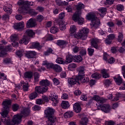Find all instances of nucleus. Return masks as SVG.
Masks as SVG:
<instances>
[{
	"instance_id": "obj_11",
	"label": "nucleus",
	"mask_w": 125,
	"mask_h": 125,
	"mask_svg": "<svg viewBox=\"0 0 125 125\" xmlns=\"http://www.w3.org/2000/svg\"><path fill=\"white\" fill-rule=\"evenodd\" d=\"M80 82H81V80H80V78L77 76H73L71 78H69L68 80V82L69 84H71V85H74V84H80Z\"/></svg>"
},
{
	"instance_id": "obj_14",
	"label": "nucleus",
	"mask_w": 125,
	"mask_h": 125,
	"mask_svg": "<svg viewBox=\"0 0 125 125\" xmlns=\"http://www.w3.org/2000/svg\"><path fill=\"white\" fill-rule=\"evenodd\" d=\"M85 8V6L82 3H79L76 5V11L74 14H82V9Z\"/></svg>"
},
{
	"instance_id": "obj_9",
	"label": "nucleus",
	"mask_w": 125,
	"mask_h": 125,
	"mask_svg": "<svg viewBox=\"0 0 125 125\" xmlns=\"http://www.w3.org/2000/svg\"><path fill=\"white\" fill-rule=\"evenodd\" d=\"M82 14H74L72 19L75 22H78L79 25H83L84 22V19L81 17Z\"/></svg>"
},
{
	"instance_id": "obj_4",
	"label": "nucleus",
	"mask_w": 125,
	"mask_h": 125,
	"mask_svg": "<svg viewBox=\"0 0 125 125\" xmlns=\"http://www.w3.org/2000/svg\"><path fill=\"white\" fill-rule=\"evenodd\" d=\"M88 33H89V29L88 28H83L74 35V38L78 39H82L83 40H86Z\"/></svg>"
},
{
	"instance_id": "obj_38",
	"label": "nucleus",
	"mask_w": 125,
	"mask_h": 125,
	"mask_svg": "<svg viewBox=\"0 0 125 125\" xmlns=\"http://www.w3.org/2000/svg\"><path fill=\"white\" fill-rule=\"evenodd\" d=\"M91 77L93 79H96V80L97 79H100V78H101V74L96 72L91 75Z\"/></svg>"
},
{
	"instance_id": "obj_55",
	"label": "nucleus",
	"mask_w": 125,
	"mask_h": 125,
	"mask_svg": "<svg viewBox=\"0 0 125 125\" xmlns=\"http://www.w3.org/2000/svg\"><path fill=\"white\" fill-rule=\"evenodd\" d=\"M115 37H116V35L114 34H109L107 36V38H108V39L109 40H111V41H113V40H114Z\"/></svg>"
},
{
	"instance_id": "obj_47",
	"label": "nucleus",
	"mask_w": 125,
	"mask_h": 125,
	"mask_svg": "<svg viewBox=\"0 0 125 125\" xmlns=\"http://www.w3.org/2000/svg\"><path fill=\"white\" fill-rule=\"evenodd\" d=\"M80 54L82 56H84V55H86V49L83 48L80 51Z\"/></svg>"
},
{
	"instance_id": "obj_63",
	"label": "nucleus",
	"mask_w": 125,
	"mask_h": 125,
	"mask_svg": "<svg viewBox=\"0 0 125 125\" xmlns=\"http://www.w3.org/2000/svg\"><path fill=\"white\" fill-rule=\"evenodd\" d=\"M114 3V0H106V2H105V4H113Z\"/></svg>"
},
{
	"instance_id": "obj_59",
	"label": "nucleus",
	"mask_w": 125,
	"mask_h": 125,
	"mask_svg": "<svg viewBox=\"0 0 125 125\" xmlns=\"http://www.w3.org/2000/svg\"><path fill=\"white\" fill-rule=\"evenodd\" d=\"M80 50V48L78 46H75L73 48V51L74 53H78L79 52V51Z\"/></svg>"
},
{
	"instance_id": "obj_10",
	"label": "nucleus",
	"mask_w": 125,
	"mask_h": 125,
	"mask_svg": "<svg viewBox=\"0 0 125 125\" xmlns=\"http://www.w3.org/2000/svg\"><path fill=\"white\" fill-rule=\"evenodd\" d=\"M49 99L51 100V101H53V106H57V105L59 103V100H58V96L55 93L51 94L49 96Z\"/></svg>"
},
{
	"instance_id": "obj_13",
	"label": "nucleus",
	"mask_w": 125,
	"mask_h": 125,
	"mask_svg": "<svg viewBox=\"0 0 125 125\" xmlns=\"http://www.w3.org/2000/svg\"><path fill=\"white\" fill-rule=\"evenodd\" d=\"M48 120L47 125H55L57 122V118L54 115L46 117Z\"/></svg>"
},
{
	"instance_id": "obj_52",
	"label": "nucleus",
	"mask_w": 125,
	"mask_h": 125,
	"mask_svg": "<svg viewBox=\"0 0 125 125\" xmlns=\"http://www.w3.org/2000/svg\"><path fill=\"white\" fill-rule=\"evenodd\" d=\"M7 54L6 50H2L0 52V57H4Z\"/></svg>"
},
{
	"instance_id": "obj_41",
	"label": "nucleus",
	"mask_w": 125,
	"mask_h": 125,
	"mask_svg": "<svg viewBox=\"0 0 125 125\" xmlns=\"http://www.w3.org/2000/svg\"><path fill=\"white\" fill-rule=\"evenodd\" d=\"M75 68H77V64L75 63H70L68 65V69L69 71H72V70L75 69Z\"/></svg>"
},
{
	"instance_id": "obj_51",
	"label": "nucleus",
	"mask_w": 125,
	"mask_h": 125,
	"mask_svg": "<svg viewBox=\"0 0 125 125\" xmlns=\"http://www.w3.org/2000/svg\"><path fill=\"white\" fill-rule=\"evenodd\" d=\"M12 109L13 111L16 112V111H18L19 109V105L16 104L12 105Z\"/></svg>"
},
{
	"instance_id": "obj_35",
	"label": "nucleus",
	"mask_w": 125,
	"mask_h": 125,
	"mask_svg": "<svg viewBox=\"0 0 125 125\" xmlns=\"http://www.w3.org/2000/svg\"><path fill=\"white\" fill-rule=\"evenodd\" d=\"M37 96H38V93L36 92H33L32 93L29 95V97L31 100H33V99H35V98H37Z\"/></svg>"
},
{
	"instance_id": "obj_2",
	"label": "nucleus",
	"mask_w": 125,
	"mask_h": 125,
	"mask_svg": "<svg viewBox=\"0 0 125 125\" xmlns=\"http://www.w3.org/2000/svg\"><path fill=\"white\" fill-rule=\"evenodd\" d=\"M86 19L87 20H91L92 21V23L90 24L91 28L97 29L99 27V25H100V20L97 17H96L94 13H89L86 15Z\"/></svg>"
},
{
	"instance_id": "obj_34",
	"label": "nucleus",
	"mask_w": 125,
	"mask_h": 125,
	"mask_svg": "<svg viewBox=\"0 0 125 125\" xmlns=\"http://www.w3.org/2000/svg\"><path fill=\"white\" fill-rule=\"evenodd\" d=\"M21 86L24 91H28V89H29V84H28V83H21Z\"/></svg>"
},
{
	"instance_id": "obj_8",
	"label": "nucleus",
	"mask_w": 125,
	"mask_h": 125,
	"mask_svg": "<svg viewBox=\"0 0 125 125\" xmlns=\"http://www.w3.org/2000/svg\"><path fill=\"white\" fill-rule=\"evenodd\" d=\"M18 4L20 6H21L20 8L24 9L27 8V7H29V5H30V6H33V5H34V3L29 1L20 0L18 2Z\"/></svg>"
},
{
	"instance_id": "obj_29",
	"label": "nucleus",
	"mask_w": 125,
	"mask_h": 125,
	"mask_svg": "<svg viewBox=\"0 0 125 125\" xmlns=\"http://www.w3.org/2000/svg\"><path fill=\"white\" fill-rule=\"evenodd\" d=\"M42 65L46 66L47 69H53V67L54 66L53 63H49L47 61L43 62Z\"/></svg>"
},
{
	"instance_id": "obj_37",
	"label": "nucleus",
	"mask_w": 125,
	"mask_h": 125,
	"mask_svg": "<svg viewBox=\"0 0 125 125\" xmlns=\"http://www.w3.org/2000/svg\"><path fill=\"white\" fill-rule=\"evenodd\" d=\"M10 39L12 42H16L19 40V38H18V35H17V34L11 35Z\"/></svg>"
},
{
	"instance_id": "obj_1",
	"label": "nucleus",
	"mask_w": 125,
	"mask_h": 125,
	"mask_svg": "<svg viewBox=\"0 0 125 125\" xmlns=\"http://www.w3.org/2000/svg\"><path fill=\"white\" fill-rule=\"evenodd\" d=\"M30 109L28 108H23L20 114L14 115L13 120L11 121H10L8 113L7 112L6 113V114L1 115L2 117L1 120L3 123L6 124L7 125H15L16 124L21 123L23 117H27V116H29V115H30Z\"/></svg>"
},
{
	"instance_id": "obj_56",
	"label": "nucleus",
	"mask_w": 125,
	"mask_h": 125,
	"mask_svg": "<svg viewBox=\"0 0 125 125\" xmlns=\"http://www.w3.org/2000/svg\"><path fill=\"white\" fill-rule=\"evenodd\" d=\"M44 19V17H43L42 15H38L37 18V21H38L39 22H42Z\"/></svg>"
},
{
	"instance_id": "obj_24",
	"label": "nucleus",
	"mask_w": 125,
	"mask_h": 125,
	"mask_svg": "<svg viewBox=\"0 0 125 125\" xmlns=\"http://www.w3.org/2000/svg\"><path fill=\"white\" fill-rule=\"evenodd\" d=\"M61 106L63 109H68L70 107V104L67 101H63L61 104Z\"/></svg>"
},
{
	"instance_id": "obj_43",
	"label": "nucleus",
	"mask_w": 125,
	"mask_h": 125,
	"mask_svg": "<svg viewBox=\"0 0 125 125\" xmlns=\"http://www.w3.org/2000/svg\"><path fill=\"white\" fill-rule=\"evenodd\" d=\"M16 54L18 57L21 58V57L24 55V51H17L16 53Z\"/></svg>"
},
{
	"instance_id": "obj_44",
	"label": "nucleus",
	"mask_w": 125,
	"mask_h": 125,
	"mask_svg": "<svg viewBox=\"0 0 125 125\" xmlns=\"http://www.w3.org/2000/svg\"><path fill=\"white\" fill-rule=\"evenodd\" d=\"M76 61L78 63L83 61V58L80 55L75 56L74 57Z\"/></svg>"
},
{
	"instance_id": "obj_26",
	"label": "nucleus",
	"mask_w": 125,
	"mask_h": 125,
	"mask_svg": "<svg viewBox=\"0 0 125 125\" xmlns=\"http://www.w3.org/2000/svg\"><path fill=\"white\" fill-rule=\"evenodd\" d=\"M66 25H67V22L61 21L59 23V27L61 31H64L66 30Z\"/></svg>"
},
{
	"instance_id": "obj_5",
	"label": "nucleus",
	"mask_w": 125,
	"mask_h": 125,
	"mask_svg": "<svg viewBox=\"0 0 125 125\" xmlns=\"http://www.w3.org/2000/svg\"><path fill=\"white\" fill-rule=\"evenodd\" d=\"M27 35H24L23 38L20 41V43H24V44H28L29 43V37L33 38L35 36V32L33 30L28 29L26 31Z\"/></svg>"
},
{
	"instance_id": "obj_46",
	"label": "nucleus",
	"mask_w": 125,
	"mask_h": 125,
	"mask_svg": "<svg viewBox=\"0 0 125 125\" xmlns=\"http://www.w3.org/2000/svg\"><path fill=\"white\" fill-rule=\"evenodd\" d=\"M104 85L106 86V87H108V86H109V85L111 84V82L110 79H106L104 81Z\"/></svg>"
},
{
	"instance_id": "obj_25",
	"label": "nucleus",
	"mask_w": 125,
	"mask_h": 125,
	"mask_svg": "<svg viewBox=\"0 0 125 125\" xmlns=\"http://www.w3.org/2000/svg\"><path fill=\"white\" fill-rule=\"evenodd\" d=\"M36 55L37 53L34 51H30L26 54V56L27 58H34Z\"/></svg>"
},
{
	"instance_id": "obj_21",
	"label": "nucleus",
	"mask_w": 125,
	"mask_h": 125,
	"mask_svg": "<svg viewBox=\"0 0 125 125\" xmlns=\"http://www.w3.org/2000/svg\"><path fill=\"white\" fill-rule=\"evenodd\" d=\"M54 109L51 108H48L45 111V114H46V117L53 116L54 114Z\"/></svg>"
},
{
	"instance_id": "obj_20",
	"label": "nucleus",
	"mask_w": 125,
	"mask_h": 125,
	"mask_svg": "<svg viewBox=\"0 0 125 125\" xmlns=\"http://www.w3.org/2000/svg\"><path fill=\"white\" fill-rule=\"evenodd\" d=\"M101 110L104 113H109L110 112V105L109 104H104L101 106Z\"/></svg>"
},
{
	"instance_id": "obj_57",
	"label": "nucleus",
	"mask_w": 125,
	"mask_h": 125,
	"mask_svg": "<svg viewBox=\"0 0 125 125\" xmlns=\"http://www.w3.org/2000/svg\"><path fill=\"white\" fill-rule=\"evenodd\" d=\"M116 8L118 11H122V10H124V6L122 5H117L116 6Z\"/></svg>"
},
{
	"instance_id": "obj_61",
	"label": "nucleus",
	"mask_w": 125,
	"mask_h": 125,
	"mask_svg": "<svg viewBox=\"0 0 125 125\" xmlns=\"http://www.w3.org/2000/svg\"><path fill=\"white\" fill-rule=\"evenodd\" d=\"M107 25L110 28H113L115 26V23L112 21H109L107 23Z\"/></svg>"
},
{
	"instance_id": "obj_36",
	"label": "nucleus",
	"mask_w": 125,
	"mask_h": 125,
	"mask_svg": "<svg viewBox=\"0 0 125 125\" xmlns=\"http://www.w3.org/2000/svg\"><path fill=\"white\" fill-rule=\"evenodd\" d=\"M88 122V119L86 117H84L80 121V124L83 125H86L87 124V122Z\"/></svg>"
},
{
	"instance_id": "obj_30",
	"label": "nucleus",
	"mask_w": 125,
	"mask_h": 125,
	"mask_svg": "<svg viewBox=\"0 0 125 125\" xmlns=\"http://www.w3.org/2000/svg\"><path fill=\"white\" fill-rule=\"evenodd\" d=\"M73 116H74V112H73V111H67L64 114V117L66 119H70V118H72Z\"/></svg>"
},
{
	"instance_id": "obj_6",
	"label": "nucleus",
	"mask_w": 125,
	"mask_h": 125,
	"mask_svg": "<svg viewBox=\"0 0 125 125\" xmlns=\"http://www.w3.org/2000/svg\"><path fill=\"white\" fill-rule=\"evenodd\" d=\"M19 13H22V14H30V15H37L38 12H36L35 10L33 9H30L29 7H26L24 9V8H20L18 9Z\"/></svg>"
},
{
	"instance_id": "obj_40",
	"label": "nucleus",
	"mask_w": 125,
	"mask_h": 125,
	"mask_svg": "<svg viewBox=\"0 0 125 125\" xmlns=\"http://www.w3.org/2000/svg\"><path fill=\"white\" fill-rule=\"evenodd\" d=\"M76 31H77V27H76L75 25L70 26V34H74V33H76Z\"/></svg>"
},
{
	"instance_id": "obj_53",
	"label": "nucleus",
	"mask_w": 125,
	"mask_h": 125,
	"mask_svg": "<svg viewBox=\"0 0 125 125\" xmlns=\"http://www.w3.org/2000/svg\"><path fill=\"white\" fill-rule=\"evenodd\" d=\"M56 63L58 64H63L64 61H63V59L61 58H58L56 61Z\"/></svg>"
},
{
	"instance_id": "obj_32",
	"label": "nucleus",
	"mask_w": 125,
	"mask_h": 125,
	"mask_svg": "<svg viewBox=\"0 0 125 125\" xmlns=\"http://www.w3.org/2000/svg\"><path fill=\"white\" fill-rule=\"evenodd\" d=\"M53 69L54 70V71H55V72H57L58 73L62 71V68H61V67H60V66L58 64H54Z\"/></svg>"
},
{
	"instance_id": "obj_60",
	"label": "nucleus",
	"mask_w": 125,
	"mask_h": 125,
	"mask_svg": "<svg viewBox=\"0 0 125 125\" xmlns=\"http://www.w3.org/2000/svg\"><path fill=\"white\" fill-rule=\"evenodd\" d=\"M53 82H54V83L55 85H58V84H59V83H60L59 80H58V79H57V78L53 79Z\"/></svg>"
},
{
	"instance_id": "obj_17",
	"label": "nucleus",
	"mask_w": 125,
	"mask_h": 125,
	"mask_svg": "<svg viewBox=\"0 0 125 125\" xmlns=\"http://www.w3.org/2000/svg\"><path fill=\"white\" fill-rule=\"evenodd\" d=\"M93 100H95V101H97L98 103H99L100 105L101 104H103L104 103H105L106 102V100L105 99L100 98V96L95 95L93 97Z\"/></svg>"
},
{
	"instance_id": "obj_28",
	"label": "nucleus",
	"mask_w": 125,
	"mask_h": 125,
	"mask_svg": "<svg viewBox=\"0 0 125 125\" xmlns=\"http://www.w3.org/2000/svg\"><path fill=\"white\" fill-rule=\"evenodd\" d=\"M30 48H37L39 50L42 48V46L40 45V43L38 42H34L31 44Z\"/></svg>"
},
{
	"instance_id": "obj_54",
	"label": "nucleus",
	"mask_w": 125,
	"mask_h": 125,
	"mask_svg": "<svg viewBox=\"0 0 125 125\" xmlns=\"http://www.w3.org/2000/svg\"><path fill=\"white\" fill-rule=\"evenodd\" d=\"M36 10L39 12H43L44 11V8L42 6H38L37 7Z\"/></svg>"
},
{
	"instance_id": "obj_3",
	"label": "nucleus",
	"mask_w": 125,
	"mask_h": 125,
	"mask_svg": "<svg viewBox=\"0 0 125 125\" xmlns=\"http://www.w3.org/2000/svg\"><path fill=\"white\" fill-rule=\"evenodd\" d=\"M78 75L77 76L80 78V83H88L89 82V78H85V68L83 66H80L77 69Z\"/></svg>"
},
{
	"instance_id": "obj_48",
	"label": "nucleus",
	"mask_w": 125,
	"mask_h": 125,
	"mask_svg": "<svg viewBox=\"0 0 125 125\" xmlns=\"http://www.w3.org/2000/svg\"><path fill=\"white\" fill-rule=\"evenodd\" d=\"M99 11L101 14L105 15V14H106V11H107V9H106V8H101L99 9Z\"/></svg>"
},
{
	"instance_id": "obj_22",
	"label": "nucleus",
	"mask_w": 125,
	"mask_h": 125,
	"mask_svg": "<svg viewBox=\"0 0 125 125\" xmlns=\"http://www.w3.org/2000/svg\"><path fill=\"white\" fill-rule=\"evenodd\" d=\"M73 109L76 113H80L82 108H81V105L78 103H76L73 105Z\"/></svg>"
},
{
	"instance_id": "obj_12",
	"label": "nucleus",
	"mask_w": 125,
	"mask_h": 125,
	"mask_svg": "<svg viewBox=\"0 0 125 125\" xmlns=\"http://www.w3.org/2000/svg\"><path fill=\"white\" fill-rule=\"evenodd\" d=\"M48 89V88L47 86H37L35 87V92H36V93H43L44 92H46Z\"/></svg>"
},
{
	"instance_id": "obj_45",
	"label": "nucleus",
	"mask_w": 125,
	"mask_h": 125,
	"mask_svg": "<svg viewBox=\"0 0 125 125\" xmlns=\"http://www.w3.org/2000/svg\"><path fill=\"white\" fill-rule=\"evenodd\" d=\"M88 54L89 56H92L93 55V53H94V49L91 48H88L87 49Z\"/></svg>"
},
{
	"instance_id": "obj_50",
	"label": "nucleus",
	"mask_w": 125,
	"mask_h": 125,
	"mask_svg": "<svg viewBox=\"0 0 125 125\" xmlns=\"http://www.w3.org/2000/svg\"><path fill=\"white\" fill-rule=\"evenodd\" d=\"M123 39H124V35H123V33H119L118 35V42H121L123 41Z\"/></svg>"
},
{
	"instance_id": "obj_27",
	"label": "nucleus",
	"mask_w": 125,
	"mask_h": 125,
	"mask_svg": "<svg viewBox=\"0 0 125 125\" xmlns=\"http://www.w3.org/2000/svg\"><path fill=\"white\" fill-rule=\"evenodd\" d=\"M113 79L115 82L116 83L119 85L123 83V79H122V77H121V76H118L117 77L116 76L114 77Z\"/></svg>"
},
{
	"instance_id": "obj_16",
	"label": "nucleus",
	"mask_w": 125,
	"mask_h": 125,
	"mask_svg": "<svg viewBox=\"0 0 125 125\" xmlns=\"http://www.w3.org/2000/svg\"><path fill=\"white\" fill-rule=\"evenodd\" d=\"M37 25L36 23V19L31 18L26 23V28H33Z\"/></svg>"
},
{
	"instance_id": "obj_58",
	"label": "nucleus",
	"mask_w": 125,
	"mask_h": 125,
	"mask_svg": "<svg viewBox=\"0 0 125 125\" xmlns=\"http://www.w3.org/2000/svg\"><path fill=\"white\" fill-rule=\"evenodd\" d=\"M32 109L34 111H40V110H41V106L38 105H35L32 107Z\"/></svg>"
},
{
	"instance_id": "obj_31",
	"label": "nucleus",
	"mask_w": 125,
	"mask_h": 125,
	"mask_svg": "<svg viewBox=\"0 0 125 125\" xmlns=\"http://www.w3.org/2000/svg\"><path fill=\"white\" fill-rule=\"evenodd\" d=\"M4 11L7 13L8 15H10L12 13V9L10 7H7V6H5L3 7Z\"/></svg>"
},
{
	"instance_id": "obj_18",
	"label": "nucleus",
	"mask_w": 125,
	"mask_h": 125,
	"mask_svg": "<svg viewBox=\"0 0 125 125\" xmlns=\"http://www.w3.org/2000/svg\"><path fill=\"white\" fill-rule=\"evenodd\" d=\"M24 27H25V24L23 21H21L19 23H15L14 25V28L15 30H22V29L24 28Z\"/></svg>"
},
{
	"instance_id": "obj_33",
	"label": "nucleus",
	"mask_w": 125,
	"mask_h": 125,
	"mask_svg": "<svg viewBox=\"0 0 125 125\" xmlns=\"http://www.w3.org/2000/svg\"><path fill=\"white\" fill-rule=\"evenodd\" d=\"M24 77L26 79H32L33 77L32 72H26L24 74Z\"/></svg>"
},
{
	"instance_id": "obj_62",
	"label": "nucleus",
	"mask_w": 125,
	"mask_h": 125,
	"mask_svg": "<svg viewBox=\"0 0 125 125\" xmlns=\"http://www.w3.org/2000/svg\"><path fill=\"white\" fill-rule=\"evenodd\" d=\"M47 40L48 41H53V36L51 34L47 35Z\"/></svg>"
},
{
	"instance_id": "obj_7",
	"label": "nucleus",
	"mask_w": 125,
	"mask_h": 125,
	"mask_svg": "<svg viewBox=\"0 0 125 125\" xmlns=\"http://www.w3.org/2000/svg\"><path fill=\"white\" fill-rule=\"evenodd\" d=\"M11 104V102L10 101L6 100L3 101L2 103V104L4 106L3 108L4 110L0 113L1 115H5L6 114H8L9 112V106H10Z\"/></svg>"
},
{
	"instance_id": "obj_64",
	"label": "nucleus",
	"mask_w": 125,
	"mask_h": 125,
	"mask_svg": "<svg viewBox=\"0 0 125 125\" xmlns=\"http://www.w3.org/2000/svg\"><path fill=\"white\" fill-rule=\"evenodd\" d=\"M115 123L113 121H106L105 122V125H114Z\"/></svg>"
},
{
	"instance_id": "obj_23",
	"label": "nucleus",
	"mask_w": 125,
	"mask_h": 125,
	"mask_svg": "<svg viewBox=\"0 0 125 125\" xmlns=\"http://www.w3.org/2000/svg\"><path fill=\"white\" fill-rule=\"evenodd\" d=\"M40 85L43 86V87H45V86H48V85H50V82L48 81L47 80H42L40 82Z\"/></svg>"
},
{
	"instance_id": "obj_19",
	"label": "nucleus",
	"mask_w": 125,
	"mask_h": 125,
	"mask_svg": "<svg viewBox=\"0 0 125 125\" xmlns=\"http://www.w3.org/2000/svg\"><path fill=\"white\" fill-rule=\"evenodd\" d=\"M57 44L62 48H64V47H66L68 42L64 40H58L57 41Z\"/></svg>"
},
{
	"instance_id": "obj_15",
	"label": "nucleus",
	"mask_w": 125,
	"mask_h": 125,
	"mask_svg": "<svg viewBox=\"0 0 125 125\" xmlns=\"http://www.w3.org/2000/svg\"><path fill=\"white\" fill-rule=\"evenodd\" d=\"M91 45L92 47H94L96 49H98V44L99 43V40L97 38H93L90 40Z\"/></svg>"
},
{
	"instance_id": "obj_39",
	"label": "nucleus",
	"mask_w": 125,
	"mask_h": 125,
	"mask_svg": "<svg viewBox=\"0 0 125 125\" xmlns=\"http://www.w3.org/2000/svg\"><path fill=\"white\" fill-rule=\"evenodd\" d=\"M58 27L53 26L50 29V32L52 34H56V33H57V32H58Z\"/></svg>"
},
{
	"instance_id": "obj_42",
	"label": "nucleus",
	"mask_w": 125,
	"mask_h": 125,
	"mask_svg": "<svg viewBox=\"0 0 125 125\" xmlns=\"http://www.w3.org/2000/svg\"><path fill=\"white\" fill-rule=\"evenodd\" d=\"M40 74L38 72L34 73V80L35 83H37L40 81Z\"/></svg>"
},
{
	"instance_id": "obj_49",
	"label": "nucleus",
	"mask_w": 125,
	"mask_h": 125,
	"mask_svg": "<svg viewBox=\"0 0 125 125\" xmlns=\"http://www.w3.org/2000/svg\"><path fill=\"white\" fill-rule=\"evenodd\" d=\"M73 59H74V58L73 57V56H69L66 58L65 62L66 63H71V62H72V61H73Z\"/></svg>"
}]
</instances>
